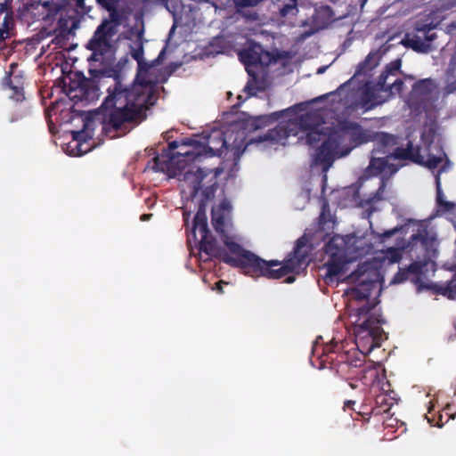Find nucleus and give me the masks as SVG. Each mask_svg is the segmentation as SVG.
Listing matches in <instances>:
<instances>
[{"mask_svg":"<svg viewBox=\"0 0 456 456\" xmlns=\"http://www.w3.org/2000/svg\"><path fill=\"white\" fill-rule=\"evenodd\" d=\"M210 140L211 136L204 142L193 138H185L181 142L173 141L149 165L152 163L151 168L155 172H167L169 176L176 178L182 198L193 201L202 191L209 198L217 191L218 176L223 169L200 167L193 162L200 161L203 157L221 154L220 149L215 150L209 145Z\"/></svg>","mask_w":456,"mask_h":456,"instance_id":"nucleus-1","label":"nucleus"},{"mask_svg":"<svg viewBox=\"0 0 456 456\" xmlns=\"http://www.w3.org/2000/svg\"><path fill=\"white\" fill-rule=\"evenodd\" d=\"M158 99L157 82L149 77L147 70L139 71L134 83L124 86L118 76L107 88V96L97 110L105 129L116 132L126 129V125L145 118L144 112Z\"/></svg>","mask_w":456,"mask_h":456,"instance_id":"nucleus-2","label":"nucleus"},{"mask_svg":"<svg viewBox=\"0 0 456 456\" xmlns=\"http://www.w3.org/2000/svg\"><path fill=\"white\" fill-rule=\"evenodd\" d=\"M222 240L233 256H230L222 248L220 261L232 267L240 268L252 277L278 280L289 273H299L310 263V250L307 248L305 236L297 239L294 250L282 262L264 260L251 251L243 248L227 234L222 237Z\"/></svg>","mask_w":456,"mask_h":456,"instance_id":"nucleus-3","label":"nucleus"},{"mask_svg":"<svg viewBox=\"0 0 456 456\" xmlns=\"http://www.w3.org/2000/svg\"><path fill=\"white\" fill-rule=\"evenodd\" d=\"M327 253L329 258L323 265L322 269L326 270L323 274V280L326 284L331 285L346 280L350 283H356L353 289L354 297L357 300L368 299L378 280L379 273L373 269L370 263H362L357 269L346 276L348 271L349 260L345 247L338 248L335 244V240H330L327 245Z\"/></svg>","mask_w":456,"mask_h":456,"instance_id":"nucleus-4","label":"nucleus"},{"mask_svg":"<svg viewBox=\"0 0 456 456\" xmlns=\"http://www.w3.org/2000/svg\"><path fill=\"white\" fill-rule=\"evenodd\" d=\"M342 345L327 344L318 355L322 368H329L345 379H356L364 385H370L378 377L377 370L372 364H364L365 356H361L355 349L342 351Z\"/></svg>","mask_w":456,"mask_h":456,"instance_id":"nucleus-5","label":"nucleus"},{"mask_svg":"<svg viewBox=\"0 0 456 456\" xmlns=\"http://www.w3.org/2000/svg\"><path fill=\"white\" fill-rule=\"evenodd\" d=\"M342 134L334 132L330 134L318 147L315 162L330 166L336 157H342L347 154L350 149L340 151V144L345 136L354 143V146L361 145L370 141V135L356 122H344L341 126Z\"/></svg>","mask_w":456,"mask_h":456,"instance_id":"nucleus-6","label":"nucleus"},{"mask_svg":"<svg viewBox=\"0 0 456 456\" xmlns=\"http://www.w3.org/2000/svg\"><path fill=\"white\" fill-rule=\"evenodd\" d=\"M421 142L424 144L425 154L422 153L420 145H415L411 141H408L405 147L395 148L388 157L398 160H409L429 169L436 168L444 159L449 162L443 147L439 143H435L433 139L428 141L425 133L421 134Z\"/></svg>","mask_w":456,"mask_h":456,"instance_id":"nucleus-7","label":"nucleus"},{"mask_svg":"<svg viewBox=\"0 0 456 456\" xmlns=\"http://www.w3.org/2000/svg\"><path fill=\"white\" fill-rule=\"evenodd\" d=\"M216 191H214L213 196L207 198L205 191L200 192V195L193 200L198 203V210L193 219L192 234L196 238V233L200 235V251L207 255L205 261L213 257L221 259L222 248L217 246L216 239L212 236L208 227V219L206 216L207 204L214 200Z\"/></svg>","mask_w":456,"mask_h":456,"instance_id":"nucleus-8","label":"nucleus"},{"mask_svg":"<svg viewBox=\"0 0 456 456\" xmlns=\"http://www.w3.org/2000/svg\"><path fill=\"white\" fill-rule=\"evenodd\" d=\"M385 322L381 316L370 315L361 322L354 324L355 346L360 355H366L374 348L381 346L383 329L380 327Z\"/></svg>","mask_w":456,"mask_h":456,"instance_id":"nucleus-9","label":"nucleus"},{"mask_svg":"<svg viewBox=\"0 0 456 456\" xmlns=\"http://www.w3.org/2000/svg\"><path fill=\"white\" fill-rule=\"evenodd\" d=\"M437 23H434L429 19H419L416 20L409 31L401 40V44L418 53H428L436 49L433 45L437 38L434 31Z\"/></svg>","mask_w":456,"mask_h":456,"instance_id":"nucleus-10","label":"nucleus"},{"mask_svg":"<svg viewBox=\"0 0 456 456\" xmlns=\"http://www.w3.org/2000/svg\"><path fill=\"white\" fill-rule=\"evenodd\" d=\"M431 244L432 242L428 235L427 231L412 234L409 240L408 248H410V251H412L414 248H418L419 247L420 249L424 250L426 253L424 259L414 261L408 267H406L408 274H413L416 276L415 279H412L414 282H418L419 281V276L423 274L424 269L429 263L430 259L428 254Z\"/></svg>","mask_w":456,"mask_h":456,"instance_id":"nucleus-11","label":"nucleus"},{"mask_svg":"<svg viewBox=\"0 0 456 456\" xmlns=\"http://www.w3.org/2000/svg\"><path fill=\"white\" fill-rule=\"evenodd\" d=\"M115 33L114 26L110 25L108 20H103L88 41L86 48L94 55L97 53L103 55L110 50V38Z\"/></svg>","mask_w":456,"mask_h":456,"instance_id":"nucleus-12","label":"nucleus"},{"mask_svg":"<svg viewBox=\"0 0 456 456\" xmlns=\"http://www.w3.org/2000/svg\"><path fill=\"white\" fill-rule=\"evenodd\" d=\"M381 93L385 94V85L379 79L376 82H367L360 95L361 106L365 110H370L387 102V96H382Z\"/></svg>","mask_w":456,"mask_h":456,"instance_id":"nucleus-13","label":"nucleus"},{"mask_svg":"<svg viewBox=\"0 0 456 456\" xmlns=\"http://www.w3.org/2000/svg\"><path fill=\"white\" fill-rule=\"evenodd\" d=\"M100 86L91 78L82 77V84L76 89L74 94H71V101L77 103L79 102H93L99 96Z\"/></svg>","mask_w":456,"mask_h":456,"instance_id":"nucleus-14","label":"nucleus"},{"mask_svg":"<svg viewBox=\"0 0 456 456\" xmlns=\"http://www.w3.org/2000/svg\"><path fill=\"white\" fill-rule=\"evenodd\" d=\"M14 28L13 13L9 6H0V41L9 38Z\"/></svg>","mask_w":456,"mask_h":456,"instance_id":"nucleus-15","label":"nucleus"},{"mask_svg":"<svg viewBox=\"0 0 456 456\" xmlns=\"http://www.w3.org/2000/svg\"><path fill=\"white\" fill-rule=\"evenodd\" d=\"M380 59L381 55L379 50L370 52L365 59L358 64L354 76L368 75L379 64Z\"/></svg>","mask_w":456,"mask_h":456,"instance_id":"nucleus-16","label":"nucleus"},{"mask_svg":"<svg viewBox=\"0 0 456 456\" xmlns=\"http://www.w3.org/2000/svg\"><path fill=\"white\" fill-rule=\"evenodd\" d=\"M323 123L322 117L316 111L306 112L298 119V126L304 131L319 129Z\"/></svg>","mask_w":456,"mask_h":456,"instance_id":"nucleus-17","label":"nucleus"},{"mask_svg":"<svg viewBox=\"0 0 456 456\" xmlns=\"http://www.w3.org/2000/svg\"><path fill=\"white\" fill-rule=\"evenodd\" d=\"M257 50L262 51L260 45L244 49L239 53V58L246 66V69H248L249 66H256L262 63L261 53Z\"/></svg>","mask_w":456,"mask_h":456,"instance_id":"nucleus-18","label":"nucleus"},{"mask_svg":"<svg viewBox=\"0 0 456 456\" xmlns=\"http://www.w3.org/2000/svg\"><path fill=\"white\" fill-rule=\"evenodd\" d=\"M435 84L431 78H424L416 81L411 88V94L416 97H427L431 94Z\"/></svg>","mask_w":456,"mask_h":456,"instance_id":"nucleus-19","label":"nucleus"},{"mask_svg":"<svg viewBox=\"0 0 456 456\" xmlns=\"http://www.w3.org/2000/svg\"><path fill=\"white\" fill-rule=\"evenodd\" d=\"M279 14L282 18H291L298 12L297 0H278Z\"/></svg>","mask_w":456,"mask_h":456,"instance_id":"nucleus-20","label":"nucleus"},{"mask_svg":"<svg viewBox=\"0 0 456 456\" xmlns=\"http://www.w3.org/2000/svg\"><path fill=\"white\" fill-rule=\"evenodd\" d=\"M289 135V133L288 131L287 125L279 124L273 129L268 130L265 134L264 140L281 142V141L286 140Z\"/></svg>","mask_w":456,"mask_h":456,"instance_id":"nucleus-21","label":"nucleus"},{"mask_svg":"<svg viewBox=\"0 0 456 456\" xmlns=\"http://www.w3.org/2000/svg\"><path fill=\"white\" fill-rule=\"evenodd\" d=\"M97 4L104 10L109 12L110 20H108L110 21V23L114 22L118 25L120 24L121 15L117 8L118 0H102L97 2Z\"/></svg>","mask_w":456,"mask_h":456,"instance_id":"nucleus-22","label":"nucleus"},{"mask_svg":"<svg viewBox=\"0 0 456 456\" xmlns=\"http://www.w3.org/2000/svg\"><path fill=\"white\" fill-rule=\"evenodd\" d=\"M401 66H402L401 59H395V60L392 61L391 62L387 64V66L385 67V69L379 76L378 79L386 86L387 80L389 78V77L396 76V74L400 70Z\"/></svg>","mask_w":456,"mask_h":456,"instance_id":"nucleus-23","label":"nucleus"},{"mask_svg":"<svg viewBox=\"0 0 456 456\" xmlns=\"http://www.w3.org/2000/svg\"><path fill=\"white\" fill-rule=\"evenodd\" d=\"M388 166L387 158H376L372 157L370 164L366 169L367 173L370 175H379L386 170Z\"/></svg>","mask_w":456,"mask_h":456,"instance_id":"nucleus-24","label":"nucleus"},{"mask_svg":"<svg viewBox=\"0 0 456 456\" xmlns=\"http://www.w3.org/2000/svg\"><path fill=\"white\" fill-rule=\"evenodd\" d=\"M247 72L251 77V79L248 81L244 87V92L248 93L250 96L255 95L256 91L265 90V86L259 80L258 77L252 72L249 69H247Z\"/></svg>","mask_w":456,"mask_h":456,"instance_id":"nucleus-25","label":"nucleus"},{"mask_svg":"<svg viewBox=\"0 0 456 456\" xmlns=\"http://www.w3.org/2000/svg\"><path fill=\"white\" fill-rule=\"evenodd\" d=\"M373 141L380 147H390L397 144V136L386 132H378L374 134Z\"/></svg>","mask_w":456,"mask_h":456,"instance_id":"nucleus-26","label":"nucleus"},{"mask_svg":"<svg viewBox=\"0 0 456 456\" xmlns=\"http://www.w3.org/2000/svg\"><path fill=\"white\" fill-rule=\"evenodd\" d=\"M281 112H273L270 115H261L258 117H256L252 122V126H254V129H259L264 126H266L267 125L278 120L280 117H281Z\"/></svg>","mask_w":456,"mask_h":456,"instance_id":"nucleus-27","label":"nucleus"},{"mask_svg":"<svg viewBox=\"0 0 456 456\" xmlns=\"http://www.w3.org/2000/svg\"><path fill=\"white\" fill-rule=\"evenodd\" d=\"M392 398L388 399L387 395L380 394L376 396L375 403L377 407L372 409V412L374 414H380L382 412H387L390 410L393 403L390 402Z\"/></svg>","mask_w":456,"mask_h":456,"instance_id":"nucleus-28","label":"nucleus"},{"mask_svg":"<svg viewBox=\"0 0 456 456\" xmlns=\"http://www.w3.org/2000/svg\"><path fill=\"white\" fill-rule=\"evenodd\" d=\"M82 77H85L81 73L77 72L74 74V77H69V84L64 83L63 89L70 100L71 93L74 94L76 93V89L82 84Z\"/></svg>","mask_w":456,"mask_h":456,"instance_id":"nucleus-29","label":"nucleus"},{"mask_svg":"<svg viewBox=\"0 0 456 456\" xmlns=\"http://www.w3.org/2000/svg\"><path fill=\"white\" fill-rule=\"evenodd\" d=\"M403 81L401 78H396L393 82H387L385 86V94L387 98H391L395 94H401L403 91Z\"/></svg>","mask_w":456,"mask_h":456,"instance_id":"nucleus-30","label":"nucleus"},{"mask_svg":"<svg viewBox=\"0 0 456 456\" xmlns=\"http://www.w3.org/2000/svg\"><path fill=\"white\" fill-rule=\"evenodd\" d=\"M306 132V143L312 147H315L316 144L325 136L319 129L308 130Z\"/></svg>","mask_w":456,"mask_h":456,"instance_id":"nucleus-31","label":"nucleus"},{"mask_svg":"<svg viewBox=\"0 0 456 456\" xmlns=\"http://www.w3.org/2000/svg\"><path fill=\"white\" fill-rule=\"evenodd\" d=\"M212 224L215 231L219 233L221 237L226 235L224 232V217L223 216H217L216 213H213Z\"/></svg>","mask_w":456,"mask_h":456,"instance_id":"nucleus-32","label":"nucleus"},{"mask_svg":"<svg viewBox=\"0 0 456 456\" xmlns=\"http://www.w3.org/2000/svg\"><path fill=\"white\" fill-rule=\"evenodd\" d=\"M131 56L135 60L139 65L143 61V45L142 41H138L136 47L132 48Z\"/></svg>","mask_w":456,"mask_h":456,"instance_id":"nucleus-33","label":"nucleus"},{"mask_svg":"<svg viewBox=\"0 0 456 456\" xmlns=\"http://www.w3.org/2000/svg\"><path fill=\"white\" fill-rule=\"evenodd\" d=\"M374 305H371L369 301H367L363 305L358 307L356 309V314L359 318L356 322H359L362 318L366 319L368 316H370V313Z\"/></svg>","mask_w":456,"mask_h":456,"instance_id":"nucleus-34","label":"nucleus"},{"mask_svg":"<svg viewBox=\"0 0 456 456\" xmlns=\"http://www.w3.org/2000/svg\"><path fill=\"white\" fill-rule=\"evenodd\" d=\"M263 0H233L235 7L240 10L246 7L256 6Z\"/></svg>","mask_w":456,"mask_h":456,"instance_id":"nucleus-35","label":"nucleus"},{"mask_svg":"<svg viewBox=\"0 0 456 456\" xmlns=\"http://www.w3.org/2000/svg\"><path fill=\"white\" fill-rule=\"evenodd\" d=\"M436 187H437V195H436L437 204L439 206H444L445 208H451L452 206V204L448 201H444L443 200V193H442V191L440 188V178L438 175L436 178Z\"/></svg>","mask_w":456,"mask_h":456,"instance_id":"nucleus-36","label":"nucleus"},{"mask_svg":"<svg viewBox=\"0 0 456 456\" xmlns=\"http://www.w3.org/2000/svg\"><path fill=\"white\" fill-rule=\"evenodd\" d=\"M10 87L13 91V93L11 96L12 99H14L16 102H20V101L24 100V92H23L22 86H12V82H11Z\"/></svg>","mask_w":456,"mask_h":456,"instance_id":"nucleus-37","label":"nucleus"},{"mask_svg":"<svg viewBox=\"0 0 456 456\" xmlns=\"http://www.w3.org/2000/svg\"><path fill=\"white\" fill-rule=\"evenodd\" d=\"M441 294L447 297L449 299H453L456 295V283H450L441 289Z\"/></svg>","mask_w":456,"mask_h":456,"instance_id":"nucleus-38","label":"nucleus"},{"mask_svg":"<svg viewBox=\"0 0 456 456\" xmlns=\"http://www.w3.org/2000/svg\"><path fill=\"white\" fill-rule=\"evenodd\" d=\"M410 278V274H408V272L405 269L399 271L394 277V281L397 283H401L405 281Z\"/></svg>","mask_w":456,"mask_h":456,"instance_id":"nucleus-39","label":"nucleus"},{"mask_svg":"<svg viewBox=\"0 0 456 456\" xmlns=\"http://www.w3.org/2000/svg\"><path fill=\"white\" fill-rule=\"evenodd\" d=\"M426 418H427L428 421L431 425L437 426V427L441 428L444 424V422L443 421V415L442 414L439 415V419H438L437 421H436L434 418H429L428 415H426Z\"/></svg>","mask_w":456,"mask_h":456,"instance_id":"nucleus-40","label":"nucleus"},{"mask_svg":"<svg viewBox=\"0 0 456 456\" xmlns=\"http://www.w3.org/2000/svg\"><path fill=\"white\" fill-rule=\"evenodd\" d=\"M385 188H386V183L384 181H382L380 186L379 187V189L377 190V191L375 193L376 199H378V200L381 199V195L383 194Z\"/></svg>","mask_w":456,"mask_h":456,"instance_id":"nucleus-41","label":"nucleus"},{"mask_svg":"<svg viewBox=\"0 0 456 456\" xmlns=\"http://www.w3.org/2000/svg\"><path fill=\"white\" fill-rule=\"evenodd\" d=\"M399 230H400V228H397V227L391 229V230H387V231L384 232V233L382 234V237L390 238L393 235H395Z\"/></svg>","mask_w":456,"mask_h":456,"instance_id":"nucleus-42","label":"nucleus"},{"mask_svg":"<svg viewBox=\"0 0 456 456\" xmlns=\"http://www.w3.org/2000/svg\"><path fill=\"white\" fill-rule=\"evenodd\" d=\"M226 284L224 281H219L215 284L214 289L222 294L224 292L223 286Z\"/></svg>","mask_w":456,"mask_h":456,"instance_id":"nucleus-43","label":"nucleus"},{"mask_svg":"<svg viewBox=\"0 0 456 456\" xmlns=\"http://www.w3.org/2000/svg\"><path fill=\"white\" fill-rule=\"evenodd\" d=\"M85 1L86 0H63V2H67L68 4L69 2H74L77 8H83L85 5Z\"/></svg>","mask_w":456,"mask_h":456,"instance_id":"nucleus-44","label":"nucleus"},{"mask_svg":"<svg viewBox=\"0 0 456 456\" xmlns=\"http://www.w3.org/2000/svg\"><path fill=\"white\" fill-rule=\"evenodd\" d=\"M355 404V401L354 400H347L344 403V409H353V406Z\"/></svg>","mask_w":456,"mask_h":456,"instance_id":"nucleus-45","label":"nucleus"},{"mask_svg":"<svg viewBox=\"0 0 456 456\" xmlns=\"http://www.w3.org/2000/svg\"><path fill=\"white\" fill-rule=\"evenodd\" d=\"M217 139H218V142L220 143V149L223 147L226 148V141H225L224 137L223 136V134H218Z\"/></svg>","mask_w":456,"mask_h":456,"instance_id":"nucleus-46","label":"nucleus"},{"mask_svg":"<svg viewBox=\"0 0 456 456\" xmlns=\"http://www.w3.org/2000/svg\"><path fill=\"white\" fill-rule=\"evenodd\" d=\"M387 168H388L391 175L395 174L398 170V167L396 166H395L394 164H389V163H388V166L387 167Z\"/></svg>","mask_w":456,"mask_h":456,"instance_id":"nucleus-47","label":"nucleus"},{"mask_svg":"<svg viewBox=\"0 0 456 456\" xmlns=\"http://www.w3.org/2000/svg\"><path fill=\"white\" fill-rule=\"evenodd\" d=\"M165 53H166V47H164V48L160 51V53H159V56H158V57H157V59H156V61H160L164 58Z\"/></svg>","mask_w":456,"mask_h":456,"instance_id":"nucleus-48","label":"nucleus"},{"mask_svg":"<svg viewBox=\"0 0 456 456\" xmlns=\"http://www.w3.org/2000/svg\"><path fill=\"white\" fill-rule=\"evenodd\" d=\"M152 214H142L140 217L141 221H148L151 218Z\"/></svg>","mask_w":456,"mask_h":456,"instance_id":"nucleus-49","label":"nucleus"},{"mask_svg":"<svg viewBox=\"0 0 456 456\" xmlns=\"http://www.w3.org/2000/svg\"><path fill=\"white\" fill-rule=\"evenodd\" d=\"M12 0H0V6H10Z\"/></svg>","mask_w":456,"mask_h":456,"instance_id":"nucleus-50","label":"nucleus"},{"mask_svg":"<svg viewBox=\"0 0 456 456\" xmlns=\"http://www.w3.org/2000/svg\"><path fill=\"white\" fill-rule=\"evenodd\" d=\"M22 118V115L21 114H17V115H13L11 118H10V122H15L17 120H19L20 118Z\"/></svg>","mask_w":456,"mask_h":456,"instance_id":"nucleus-51","label":"nucleus"},{"mask_svg":"<svg viewBox=\"0 0 456 456\" xmlns=\"http://www.w3.org/2000/svg\"><path fill=\"white\" fill-rule=\"evenodd\" d=\"M183 216L184 223L187 224L188 220H189V217L191 216V213L184 211Z\"/></svg>","mask_w":456,"mask_h":456,"instance_id":"nucleus-52","label":"nucleus"},{"mask_svg":"<svg viewBox=\"0 0 456 456\" xmlns=\"http://www.w3.org/2000/svg\"><path fill=\"white\" fill-rule=\"evenodd\" d=\"M348 380H349L348 385L350 386L351 388H353V389L357 388L358 386L353 381L354 379H348Z\"/></svg>","mask_w":456,"mask_h":456,"instance_id":"nucleus-53","label":"nucleus"},{"mask_svg":"<svg viewBox=\"0 0 456 456\" xmlns=\"http://www.w3.org/2000/svg\"><path fill=\"white\" fill-rule=\"evenodd\" d=\"M294 281H295V277H294V276H288V277L286 278V282H287V283H292V282H294Z\"/></svg>","mask_w":456,"mask_h":456,"instance_id":"nucleus-54","label":"nucleus"},{"mask_svg":"<svg viewBox=\"0 0 456 456\" xmlns=\"http://www.w3.org/2000/svg\"><path fill=\"white\" fill-rule=\"evenodd\" d=\"M221 207H222L223 208H226L227 204H226V203H224V202H223V203L221 204Z\"/></svg>","mask_w":456,"mask_h":456,"instance_id":"nucleus-55","label":"nucleus"},{"mask_svg":"<svg viewBox=\"0 0 456 456\" xmlns=\"http://www.w3.org/2000/svg\"><path fill=\"white\" fill-rule=\"evenodd\" d=\"M316 352H317V348H316V347H314V348L313 349V354L314 355V354H316Z\"/></svg>","mask_w":456,"mask_h":456,"instance_id":"nucleus-56","label":"nucleus"},{"mask_svg":"<svg viewBox=\"0 0 456 456\" xmlns=\"http://www.w3.org/2000/svg\"><path fill=\"white\" fill-rule=\"evenodd\" d=\"M326 12H331L330 8L329 6L326 7L325 9Z\"/></svg>","mask_w":456,"mask_h":456,"instance_id":"nucleus-57","label":"nucleus"},{"mask_svg":"<svg viewBox=\"0 0 456 456\" xmlns=\"http://www.w3.org/2000/svg\"><path fill=\"white\" fill-rule=\"evenodd\" d=\"M444 170H445V167H442L441 169H440V172H444Z\"/></svg>","mask_w":456,"mask_h":456,"instance_id":"nucleus-58","label":"nucleus"},{"mask_svg":"<svg viewBox=\"0 0 456 456\" xmlns=\"http://www.w3.org/2000/svg\"><path fill=\"white\" fill-rule=\"evenodd\" d=\"M408 77H409L410 79H411V80H412V79H414V77H413L412 76H409Z\"/></svg>","mask_w":456,"mask_h":456,"instance_id":"nucleus-59","label":"nucleus"}]
</instances>
